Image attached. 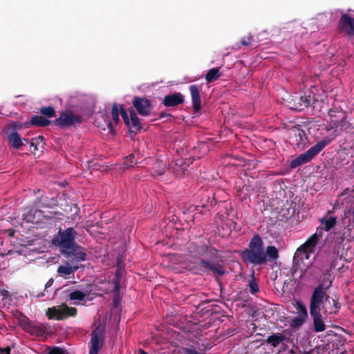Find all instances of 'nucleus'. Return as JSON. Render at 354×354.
I'll return each mask as SVG.
<instances>
[{
	"mask_svg": "<svg viewBox=\"0 0 354 354\" xmlns=\"http://www.w3.org/2000/svg\"><path fill=\"white\" fill-rule=\"evenodd\" d=\"M241 257L245 263L254 266H261L267 261H276L279 258V251L272 245H268L265 249L263 245H249V248L241 252Z\"/></svg>",
	"mask_w": 354,
	"mask_h": 354,
	"instance_id": "obj_1",
	"label": "nucleus"
},
{
	"mask_svg": "<svg viewBox=\"0 0 354 354\" xmlns=\"http://www.w3.org/2000/svg\"><path fill=\"white\" fill-rule=\"evenodd\" d=\"M323 285L319 283L313 290L310 299V315L313 318L314 331L323 332L326 330V324L321 314V306L324 299L328 301L330 297L324 291Z\"/></svg>",
	"mask_w": 354,
	"mask_h": 354,
	"instance_id": "obj_2",
	"label": "nucleus"
},
{
	"mask_svg": "<svg viewBox=\"0 0 354 354\" xmlns=\"http://www.w3.org/2000/svg\"><path fill=\"white\" fill-rule=\"evenodd\" d=\"M61 216L62 214L58 212H50L48 214H44L42 210L28 206L24 209L23 220L27 223L53 225L62 219Z\"/></svg>",
	"mask_w": 354,
	"mask_h": 354,
	"instance_id": "obj_3",
	"label": "nucleus"
},
{
	"mask_svg": "<svg viewBox=\"0 0 354 354\" xmlns=\"http://www.w3.org/2000/svg\"><path fill=\"white\" fill-rule=\"evenodd\" d=\"M330 142V139L325 138L317 142L304 153L300 154L297 158L290 162V166L295 169L297 167L310 162L322 150H323Z\"/></svg>",
	"mask_w": 354,
	"mask_h": 354,
	"instance_id": "obj_4",
	"label": "nucleus"
},
{
	"mask_svg": "<svg viewBox=\"0 0 354 354\" xmlns=\"http://www.w3.org/2000/svg\"><path fill=\"white\" fill-rule=\"evenodd\" d=\"M21 127V124L13 122L3 129V132L7 135L8 143L13 149H20L24 145V141L26 144L28 143V139H23L17 132V130Z\"/></svg>",
	"mask_w": 354,
	"mask_h": 354,
	"instance_id": "obj_5",
	"label": "nucleus"
},
{
	"mask_svg": "<svg viewBox=\"0 0 354 354\" xmlns=\"http://www.w3.org/2000/svg\"><path fill=\"white\" fill-rule=\"evenodd\" d=\"M82 121L83 116L81 114H75L71 110H66L60 113L53 123L61 129H68L81 124Z\"/></svg>",
	"mask_w": 354,
	"mask_h": 354,
	"instance_id": "obj_6",
	"label": "nucleus"
},
{
	"mask_svg": "<svg viewBox=\"0 0 354 354\" xmlns=\"http://www.w3.org/2000/svg\"><path fill=\"white\" fill-rule=\"evenodd\" d=\"M289 139L290 144L299 149H304L308 144V136L299 125L289 130Z\"/></svg>",
	"mask_w": 354,
	"mask_h": 354,
	"instance_id": "obj_7",
	"label": "nucleus"
},
{
	"mask_svg": "<svg viewBox=\"0 0 354 354\" xmlns=\"http://www.w3.org/2000/svg\"><path fill=\"white\" fill-rule=\"evenodd\" d=\"M215 222L217 225L218 235L223 238L228 237L231 235L232 229L234 227L236 224L232 220L219 214L216 215Z\"/></svg>",
	"mask_w": 354,
	"mask_h": 354,
	"instance_id": "obj_8",
	"label": "nucleus"
},
{
	"mask_svg": "<svg viewBox=\"0 0 354 354\" xmlns=\"http://www.w3.org/2000/svg\"><path fill=\"white\" fill-rule=\"evenodd\" d=\"M91 336L89 354H98L104 344V328L97 326L92 330Z\"/></svg>",
	"mask_w": 354,
	"mask_h": 354,
	"instance_id": "obj_9",
	"label": "nucleus"
},
{
	"mask_svg": "<svg viewBox=\"0 0 354 354\" xmlns=\"http://www.w3.org/2000/svg\"><path fill=\"white\" fill-rule=\"evenodd\" d=\"M60 252L67 259L76 261H85L86 254L83 252L79 245H58Z\"/></svg>",
	"mask_w": 354,
	"mask_h": 354,
	"instance_id": "obj_10",
	"label": "nucleus"
},
{
	"mask_svg": "<svg viewBox=\"0 0 354 354\" xmlns=\"http://www.w3.org/2000/svg\"><path fill=\"white\" fill-rule=\"evenodd\" d=\"M337 30L339 32L344 33L346 36L351 37L354 36V17L348 14L342 15L338 23Z\"/></svg>",
	"mask_w": 354,
	"mask_h": 354,
	"instance_id": "obj_11",
	"label": "nucleus"
},
{
	"mask_svg": "<svg viewBox=\"0 0 354 354\" xmlns=\"http://www.w3.org/2000/svg\"><path fill=\"white\" fill-rule=\"evenodd\" d=\"M132 104L140 115H150L153 106L151 102L147 97L136 96L133 99Z\"/></svg>",
	"mask_w": 354,
	"mask_h": 354,
	"instance_id": "obj_12",
	"label": "nucleus"
},
{
	"mask_svg": "<svg viewBox=\"0 0 354 354\" xmlns=\"http://www.w3.org/2000/svg\"><path fill=\"white\" fill-rule=\"evenodd\" d=\"M76 236L77 232L73 227H68L65 230L60 228L57 234L52 239L51 243H75Z\"/></svg>",
	"mask_w": 354,
	"mask_h": 354,
	"instance_id": "obj_13",
	"label": "nucleus"
},
{
	"mask_svg": "<svg viewBox=\"0 0 354 354\" xmlns=\"http://www.w3.org/2000/svg\"><path fill=\"white\" fill-rule=\"evenodd\" d=\"M317 245H301L295 253V257L304 261L311 259L314 261L316 259Z\"/></svg>",
	"mask_w": 354,
	"mask_h": 354,
	"instance_id": "obj_14",
	"label": "nucleus"
},
{
	"mask_svg": "<svg viewBox=\"0 0 354 354\" xmlns=\"http://www.w3.org/2000/svg\"><path fill=\"white\" fill-rule=\"evenodd\" d=\"M328 116L330 118V127L335 130H337V125L339 122L347 118L345 111L335 106L328 111Z\"/></svg>",
	"mask_w": 354,
	"mask_h": 354,
	"instance_id": "obj_15",
	"label": "nucleus"
},
{
	"mask_svg": "<svg viewBox=\"0 0 354 354\" xmlns=\"http://www.w3.org/2000/svg\"><path fill=\"white\" fill-rule=\"evenodd\" d=\"M315 102V98L310 95H301L299 97H296L292 100L293 106L291 107V109L301 111L313 104Z\"/></svg>",
	"mask_w": 354,
	"mask_h": 354,
	"instance_id": "obj_16",
	"label": "nucleus"
},
{
	"mask_svg": "<svg viewBox=\"0 0 354 354\" xmlns=\"http://www.w3.org/2000/svg\"><path fill=\"white\" fill-rule=\"evenodd\" d=\"M216 203L214 195L209 196L205 194L201 200V205H192L188 208L189 212H200L202 213V208L209 210L211 207H214Z\"/></svg>",
	"mask_w": 354,
	"mask_h": 354,
	"instance_id": "obj_17",
	"label": "nucleus"
},
{
	"mask_svg": "<svg viewBox=\"0 0 354 354\" xmlns=\"http://www.w3.org/2000/svg\"><path fill=\"white\" fill-rule=\"evenodd\" d=\"M192 101L193 104V109L194 112H198L201 109V92L202 88L200 86L196 84H192L189 88Z\"/></svg>",
	"mask_w": 354,
	"mask_h": 354,
	"instance_id": "obj_18",
	"label": "nucleus"
},
{
	"mask_svg": "<svg viewBox=\"0 0 354 354\" xmlns=\"http://www.w3.org/2000/svg\"><path fill=\"white\" fill-rule=\"evenodd\" d=\"M184 102V96L180 93H174L165 96L162 104L166 107L176 106Z\"/></svg>",
	"mask_w": 354,
	"mask_h": 354,
	"instance_id": "obj_19",
	"label": "nucleus"
},
{
	"mask_svg": "<svg viewBox=\"0 0 354 354\" xmlns=\"http://www.w3.org/2000/svg\"><path fill=\"white\" fill-rule=\"evenodd\" d=\"M129 113L130 115V118L129 120V125H126L129 129L131 133H133L134 134L137 133L142 129V125L140 124V121L139 118L138 117L136 113L135 112L133 107L129 108Z\"/></svg>",
	"mask_w": 354,
	"mask_h": 354,
	"instance_id": "obj_20",
	"label": "nucleus"
},
{
	"mask_svg": "<svg viewBox=\"0 0 354 354\" xmlns=\"http://www.w3.org/2000/svg\"><path fill=\"white\" fill-rule=\"evenodd\" d=\"M295 214V207H292V203H289L288 201L278 212V217L281 221L288 220L292 217Z\"/></svg>",
	"mask_w": 354,
	"mask_h": 354,
	"instance_id": "obj_21",
	"label": "nucleus"
},
{
	"mask_svg": "<svg viewBox=\"0 0 354 354\" xmlns=\"http://www.w3.org/2000/svg\"><path fill=\"white\" fill-rule=\"evenodd\" d=\"M289 340V338L286 337L285 335L281 333H273L271 335H269L265 342L271 345L273 347H277L283 341Z\"/></svg>",
	"mask_w": 354,
	"mask_h": 354,
	"instance_id": "obj_22",
	"label": "nucleus"
},
{
	"mask_svg": "<svg viewBox=\"0 0 354 354\" xmlns=\"http://www.w3.org/2000/svg\"><path fill=\"white\" fill-rule=\"evenodd\" d=\"M50 120L44 118L43 116L35 115L31 118L30 122L25 123V127H29L30 125H32L35 127H44L50 125Z\"/></svg>",
	"mask_w": 354,
	"mask_h": 354,
	"instance_id": "obj_23",
	"label": "nucleus"
},
{
	"mask_svg": "<svg viewBox=\"0 0 354 354\" xmlns=\"http://www.w3.org/2000/svg\"><path fill=\"white\" fill-rule=\"evenodd\" d=\"M200 264L204 268L209 269L219 276H222L225 272L223 266L220 264L212 263L204 259L200 261Z\"/></svg>",
	"mask_w": 354,
	"mask_h": 354,
	"instance_id": "obj_24",
	"label": "nucleus"
},
{
	"mask_svg": "<svg viewBox=\"0 0 354 354\" xmlns=\"http://www.w3.org/2000/svg\"><path fill=\"white\" fill-rule=\"evenodd\" d=\"M337 218L333 216H325L320 219V225L318 228H321L322 230V232L324 233V230L328 232L336 224Z\"/></svg>",
	"mask_w": 354,
	"mask_h": 354,
	"instance_id": "obj_25",
	"label": "nucleus"
},
{
	"mask_svg": "<svg viewBox=\"0 0 354 354\" xmlns=\"http://www.w3.org/2000/svg\"><path fill=\"white\" fill-rule=\"evenodd\" d=\"M118 251L120 252L117 257V270H116V276L119 275L120 272L124 268V260H125V254L124 252L126 251V248L124 245H120L119 247Z\"/></svg>",
	"mask_w": 354,
	"mask_h": 354,
	"instance_id": "obj_26",
	"label": "nucleus"
},
{
	"mask_svg": "<svg viewBox=\"0 0 354 354\" xmlns=\"http://www.w3.org/2000/svg\"><path fill=\"white\" fill-rule=\"evenodd\" d=\"M221 76L220 67H217L209 69L206 73L205 78L207 84H209L217 80Z\"/></svg>",
	"mask_w": 354,
	"mask_h": 354,
	"instance_id": "obj_27",
	"label": "nucleus"
},
{
	"mask_svg": "<svg viewBox=\"0 0 354 354\" xmlns=\"http://www.w3.org/2000/svg\"><path fill=\"white\" fill-rule=\"evenodd\" d=\"M154 174L161 176L164 174L167 170V165L165 162L161 160L156 159L151 167Z\"/></svg>",
	"mask_w": 354,
	"mask_h": 354,
	"instance_id": "obj_28",
	"label": "nucleus"
},
{
	"mask_svg": "<svg viewBox=\"0 0 354 354\" xmlns=\"http://www.w3.org/2000/svg\"><path fill=\"white\" fill-rule=\"evenodd\" d=\"M306 320V318L297 315L290 320L289 326L292 330H298L303 326Z\"/></svg>",
	"mask_w": 354,
	"mask_h": 354,
	"instance_id": "obj_29",
	"label": "nucleus"
},
{
	"mask_svg": "<svg viewBox=\"0 0 354 354\" xmlns=\"http://www.w3.org/2000/svg\"><path fill=\"white\" fill-rule=\"evenodd\" d=\"M26 332L37 337H42L45 334V330L42 327L35 325L33 322L29 326Z\"/></svg>",
	"mask_w": 354,
	"mask_h": 354,
	"instance_id": "obj_30",
	"label": "nucleus"
},
{
	"mask_svg": "<svg viewBox=\"0 0 354 354\" xmlns=\"http://www.w3.org/2000/svg\"><path fill=\"white\" fill-rule=\"evenodd\" d=\"M26 332L37 337H42L45 334V330L42 327L35 325L33 322L29 326Z\"/></svg>",
	"mask_w": 354,
	"mask_h": 354,
	"instance_id": "obj_31",
	"label": "nucleus"
},
{
	"mask_svg": "<svg viewBox=\"0 0 354 354\" xmlns=\"http://www.w3.org/2000/svg\"><path fill=\"white\" fill-rule=\"evenodd\" d=\"M46 315L49 319H63L61 308L56 307L49 308L46 312Z\"/></svg>",
	"mask_w": 354,
	"mask_h": 354,
	"instance_id": "obj_32",
	"label": "nucleus"
},
{
	"mask_svg": "<svg viewBox=\"0 0 354 354\" xmlns=\"http://www.w3.org/2000/svg\"><path fill=\"white\" fill-rule=\"evenodd\" d=\"M322 230L317 228L316 232L312 234L304 243H317L322 238Z\"/></svg>",
	"mask_w": 354,
	"mask_h": 354,
	"instance_id": "obj_33",
	"label": "nucleus"
},
{
	"mask_svg": "<svg viewBox=\"0 0 354 354\" xmlns=\"http://www.w3.org/2000/svg\"><path fill=\"white\" fill-rule=\"evenodd\" d=\"M50 203H48V198L47 197H43V196H41V197H37L34 203H33V205L32 206L33 207H35L37 209H39V208H41V207H50Z\"/></svg>",
	"mask_w": 354,
	"mask_h": 354,
	"instance_id": "obj_34",
	"label": "nucleus"
},
{
	"mask_svg": "<svg viewBox=\"0 0 354 354\" xmlns=\"http://www.w3.org/2000/svg\"><path fill=\"white\" fill-rule=\"evenodd\" d=\"M44 140V138L42 136H39L37 137L33 138L31 139L30 142V151L31 153H35L39 149L38 147L40 143H41Z\"/></svg>",
	"mask_w": 354,
	"mask_h": 354,
	"instance_id": "obj_35",
	"label": "nucleus"
},
{
	"mask_svg": "<svg viewBox=\"0 0 354 354\" xmlns=\"http://www.w3.org/2000/svg\"><path fill=\"white\" fill-rule=\"evenodd\" d=\"M62 315L63 316V319H66L68 317H74L77 315V309L75 307H68L67 306H64L62 308H61Z\"/></svg>",
	"mask_w": 354,
	"mask_h": 354,
	"instance_id": "obj_36",
	"label": "nucleus"
},
{
	"mask_svg": "<svg viewBox=\"0 0 354 354\" xmlns=\"http://www.w3.org/2000/svg\"><path fill=\"white\" fill-rule=\"evenodd\" d=\"M138 162L135 159V155L133 153H131L124 158L122 163V168L127 169L129 167H133Z\"/></svg>",
	"mask_w": 354,
	"mask_h": 354,
	"instance_id": "obj_37",
	"label": "nucleus"
},
{
	"mask_svg": "<svg viewBox=\"0 0 354 354\" xmlns=\"http://www.w3.org/2000/svg\"><path fill=\"white\" fill-rule=\"evenodd\" d=\"M296 304V308L297 310L298 315L308 319V315L307 308L303 304V302L300 300H298L297 301Z\"/></svg>",
	"mask_w": 354,
	"mask_h": 354,
	"instance_id": "obj_38",
	"label": "nucleus"
},
{
	"mask_svg": "<svg viewBox=\"0 0 354 354\" xmlns=\"http://www.w3.org/2000/svg\"><path fill=\"white\" fill-rule=\"evenodd\" d=\"M39 113L48 118L55 116V110L51 106L41 107L39 110Z\"/></svg>",
	"mask_w": 354,
	"mask_h": 354,
	"instance_id": "obj_39",
	"label": "nucleus"
},
{
	"mask_svg": "<svg viewBox=\"0 0 354 354\" xmlns=\"http://www.w3.org/2000/svg\"><path fill=\"white\" fill-rule=\"evenodd\" d=\"M33 322L29 319L26 316L21 315V317L19 318V324L20 327L25 331L28 329L29 326L32 324Z\"/></svg>",
	"mask_w": 354,
	"mask_h": 354,
	"instance_id": "obj_40",
	"label": "nucleus"
},
{
	"mask_svg": "<svg viewBox=\"0 0 354 354\" xmlns=\"http://www.w3.org/2000/svg\"><path fill=\"white\" fill-rule=\"evenodd\" d=\"M250 292L252 295H255L256 293L259 292V285L256 281V279L254 274L252 275V279L249 281L248 283Z\"/></svg>",
	"mask_w": 354,
	"mask_h": 354,
	"instance_id": "obj_41",
	"label": "nucleus"
},
{
	"mask_svg": "<svg viewBox=\"0 0 354 354\" xmlns=\"http://www.w3.org/2000/svg\"><path fill=\"white\" fill-rule=\"evenodd\" d=\"M77 269V267L72 268L69 266H61L58 268L57 272L60 274L70 275L73 274Z\"/></svg>",
	"mask_w": 354,
	"mask_h": 354,
	"instance_id": "obj_42",
	"label": "nucleus"
},
{
	"mask_svg": "<svg viewBox=\"0 0 354 354\" xmlns=\"http://www.w3.org/2000/svg\"><path fill=\"white\" fill-rule=\"evenodd\" d=\"M86 297V294L79 290H75L69 294V298L71 300H83Z\"/></svg>",
	"mask_w": 354,
	"mask_h": 354,
	"instance_id": "obj_43",
	"label": "nucleus"
},
{
	"mask_svg": "<svg viewBox=\"0 0 354 354\" xmlns=\"http://www.w3.org/2000/svg\"><path fill=\"white\" fill-rule=\"evenodd\" d=\"M119 114H120V107L116 104H114L112 106L111 117H112L113 122L115 124H118L120 121Z\"/></svg>",
	"mask_w": 354,
	"mask_h": 354,
	"instance_id": "obj_44",
	"label": "nucleus"
},
{
	"mask_svg": "<svg viewBox=\"0 0 354 354\" xmlns=\"http://www.w3.org/2000/svg\"><path fill=\"white\" fill-rule=\"evenodd\" d=\"M333 303V308H331L330 310H328L327 308H325V312L328 313V314H334L336 315L339 312L341 304L335 299H332Z\"/></svg>",
	"mask_w": 354,
	"mask_h": 354,
	"instance_id": "obj_45",
	"label": "nucleus"
},
{
	"mask_svg": "<svg viewBox=\"0 0 354 354\" xmlns=\"http://www.w3.org/2000/svg\"><path fill=\"white\" fill-rule=\"evenodd\" d=\"M204 247H205V253L208 257H217L216 253L217 250L212 248V246H208L207 245H203V250H205Z\"/></svg>",
	"mask_w": 354,
	"mask_h": 354,
	"instance_id": "obj_46",
	"label": "nucleus"
},
{
	"mask_svg": "<svg viewBox=\"0 0 354 354\" xmlns=\"http://www.w3.org/2000/svg\"><path fill=\"white\" fill-rule=\"evenodd\" d=\"M351 124L347 121L346 119L342 120L337 125V129L339 131H348L351 128Z\"/></svg>",
	"mask_w": 354,
	"mask_h": 354,
	"instance_id": "obj_47",
	"label": "nucleus"
},
{
	"mask_svg": "<svg viewBox=\"0 0 354 354\" xmlns=\"http://www.w3.org/2000/svg\"><path fill=\"white\" fill-rule=\"evenodd\" d=\"M120 113L121 114L125 125H129L130 116L129 117L127 111L122 107V105H120Z\"/></svg>",
	"mask_w": 354,
	"mask_h": 354,
	"instance_id": "obj_48",
	"label": "nucleus"
},
{
	"mask_svg": "<svg viewBox=\"0 0 354 354\" xmlns=\"http://www.w3.org/2000/svg\"><path fill=\"white\" fill-rule=\"evenodd\" d=\"M48 354H68L67 351L63 348L54 346L51 348Z\"/></svg>",
	"mask_w": 354,
	"mask_h": 354,
	"instance_id": "obj_49",
	"label": "nucleus"
},
{
	"mask_svg": "<svg viewBox=\"0 0 354 354\" xmlns=\"http://www.w3.org/2000/svg\"><path fill=\"white\" fill-rule=\"evenodd\" d=\"M183 354H206L205 353H200L198 351H196V348L194 346H190V347H185L183 348Z\"/></svg>",
	"mask_w": 354,
	"mask_h": 354,
	"instance_id": "obj_50",
	"label": "nucleus"
},
{
	"mask_svg": "<svg viewBox=\"0 0 354 354\" xmlns=\"http://www.w3.org/2000/svg\"><path fill=\"white\" fill-rule=\"evenodd\" d=\"M120 281L118 279H115L113 292H114V295H115V296H118L120 294Z\"/></svg>",
	"mask_w": 354,
	"mask_h": 354,
	"instance_id": "obj_51",
	"label": "nucleus"
},
{
	"mask_svg": "<svg viewBox=\"0 0 354 354\" xmlns=\"http://www.w3.org/2000/svg\"><path fill=\"white\" fill-rule=\"evenodd\" d=\"M251 40H252V37H248L247 38L244 37L241 39V43L243 46H248L250 44Z\"/></svg>",
	"mask_w": 354,
	"mask_h": 354,
	"instance_id": "obj_52",
	"label": "nucleus"
},
{
	"mask_svg": "<svg viewBox=\"0 0 354 354\" xmlns=\"http://www.w3.org/2000/svg\"><path fill=\"white\" fill-rule=\"evenodd\" d=\"M250 243H262V241L261 237L256 234L251 239Z\"/></svg>",
	"mask_w": 354,
	"mask_h": 354,
	"instance_id": "obj_53",
	"label": "nucleus"
},
{
	"mask_svg": "<svg viewBox=\"0 0 354 354\" xmlns=\"http://www.w3.org/2000/svg\"><path fill=\"white\" fill-rule=\"evenodd\" d=\"M10 348L9 347L6 348H1L0 347V354H10Z\"/></svg>",
	"mask_w": 354,
	"mask_h": 354,
	"instance_id": "obj_54",
	"label": "nucleus"
},
{
	"mask_svg": "<svg viewBox=\"0 0 354 354\" xmlns=\"http://www.w3.org/2000/svg\"><path fill=\"white\" fill-rule=\"evenodd\" d=\"M6 232L8 234V236L12 237V236H14V234H15L16 231L15 230H12V229H9V230H6Z\"/></svg>",
	"mask_w": 354,
	"mask_h": 354,
	"instance_id": "obj_55",
	"label": "nucleus"
},
{
	"mask_svg": "<svg viewBox=\"0 0 354 354\" xmlns=\"http://www.w3.org/2000/svg\"><path fill=\"white\" fill-rule=\"evenodd\" d=\"M53 283V279L50 278L46 283L45 285V290H46L48 288L50 287Z\"/></svg>",
	"mask_w": 354,
	"mask_h": 354,
	"instance_id": "obj_56",
	"label": "nucleus"
},
{
	"mask_svg": "<svg viewBox=\"0 0 354 354\" xmlns=\"http://www.w3.org/2000/svg\"><path fill=\"white\" fill-rule=\"evenodd\" d=\"M171 114L167 113L165 112H161L159 113V118H164L171 117Z\"/></svg>",
	"mask_w": 354,
	"mask_h": 354,
	"instance_id": "obj_57",
	"label": "nucleus"
},
{
	"mask_svg": "<svg viewBox=\"0 0 354 354\" xmlns=\"http://www.w3.org/2000/svg\"><path fill=\"white\" fill-rule=\"evenodd\" d=\"M107 127H108V129H109L110 132H111V133L114 132L113 125L111 122H108Z\"/></svg>",
	"mask_w": 354,
	"mask_h": 354,
	"instance_id": "obj_58",
	"label": "nucleus"
},
{
	"mask_svg": "<svg viewBox=\"0 0 354 354\" xmlns=\"http://www.w3.org/2000/svg\"><path fill=\"white\" fill-rule=\"evenodd\" d=\"M342 242L346 241V242H351L352 241V237L346 239L344 236L339 237Z\"/></svg>",
	"mask_w": 354,
	"mask_h": 354,
	"instance_id": "obj_59",
	"label": "nucleus"
},
{
	"mask_svg": "<svg viewBox=\"0 0 354 354\" xmlns=\"http://www.w3.org/2000/svg\"><path fill=\"white\" fill-rule=\"evenodd\" d=\"M119 299H120V294L118 296H115V295H114V297H113L114 302L115 303L118 302Z\"/></svg>",
	"mask_w": 354,
	"mask_h": 354,
	"instance_id": "obj_60",
	"label": "nucleus"
},
{
	"mask_svg": "<svg viewBox=\"0 0 354 354\" xmlns=\"http://www.w3.org/2000/svg\"><path fill=\"white\" fill-rule=\"evenodd\" d=\"M212 348V345L209 344V343H207L205 346V350H209Z\"/></svg>",
	"mask_w": 354,
	"mask_h": 354,
	"instance_id": "obj_61",
	"label": "nucleus"
},
{
	"mask_svg": "<svg viewBox=\"0 0 354 354\" xmlns=\"http://www.w3.org/2000/svg\"><path fill=\"white\" fill-rule=\"evenodd\" d=\"M140 354H149L142 349H140Z\"/></svg>",
	"mask_w": 354,
	"mask_h": 354,
	"instance_id": "obj_62",
	"label": "nucleus"
},
{
	"mask_svg": "<svg viewBox=\"0 0 354 354\" xmlns=\"http://www.w3.org/2000/svg\"><path fill=\"white\" fill-rule=\"evenodd\" d=\"M44 292H41V293L37 295V297H44Z\"/></svg>",
	"mask_w": 354,
	"mask_h": 354,
	"instance_id": "obj_63",
	"label": "nucleus"
},
{
	"mask_svg": "<svg viewBox=\"0 0 354 354\" xmlns=\"http://www.w3.org/2000/svg\"><path fill=\"white\" fill-rule=\"evenodd\" d=\"M330 268H335V263L333 262L331 263Z\"/></svg>",
	"mask_w": 354,
	"mask_h": 354,
	"instance_id": "obj_64",
	"label": "nucleus"
}]
</instances>
